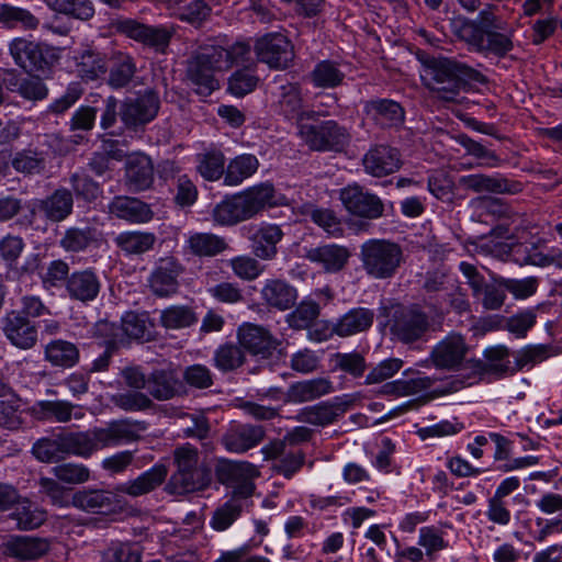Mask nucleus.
Instances as JSON below:
<instances>
[{
	"mask_svg": "<svg viewBox=\"0 0 562 562\" xmlns=\"http://www.w3.org/2000/svg\"><path fill=\"white\" fill-rule=\"evenodd\" d=\"M474 299L479 300L484 310L496 311L499 310L506 299V289L504 280L502 282L487 283L484 281L476 294H472Z\"/></svg>",
	"mask_w": 562,
	"mask_h": 562,
	"instance_id": "nucleus-60",
	"label": "nucleus"
},
{
	"mask_svg": "<svg viewBox=\"0 0 562 562\" xmlns=\"http://www.w3.org/2000/svg\"><path fill=\"white\" fill-rule=\"evenodd\" d=\"M249 498L231 496L223 505L215 509L211 518V526L216 531L228 529L248 506Z\"/></svg>",
	"mask_w": 562,
	"mask_h": 562,
	"instance_id": "nucleus-44",
	"label": "nucleus"
},
{
	"mask_svg": "<svg viewBox=\"0 0 562 562\" xmlns=\"http://www.w3.org/2000/svg\"><path fill=\"white\" fill-rule=\"evenodd\" d=\"M101 290V280L92 268L70 273L66 282V292L74 301L88 304L94 301Z\"/></svg>",
	"mask_w": 562,
	"mask_h": 562,
	"instance_id": "nucleus-29",
	"label": "nucleus"
},
{
	"mask_svg": "<svg viewBox=\"0 0 562 562\" xmlns=\"http://www.w3.org/2000/svg\"><path fill=\"white\" fill-rule=\"evenodd\" d=\"M353 404L355 398L351 395L336 396L330 401L305 407L300 413L299 419L315 426L330 425L344 416Z\"/></svg>",
	"mask_w": 562,
	"mask_h": 562,
	"instance_id": "nucleus-19",
	"label": "nucleus"
},
{
	"mask_svg": "<svg viewBox=\"0 0 562 562\" xmlns=\"http://www.w3.org/2000/svg\"><path fill=\"white\" fill-rule=\"evenodd\" d=\"M38 492L47 497L54 506L59 508L72 506V495L56 477H41L38 480Z\"/></svg>",
	"mask_w": 562,
	"mask_h": 562,
	"instance_id": "nucleus-57",
	"label": "nucleus"
},
{
	"mask_svg": "<svg viewBox=\"0 0 562 562\" xmlns=\"http://www.w3.org/2000/svg\"><path fill=\"white\" fill-rule=\"evenodd\" d=\"M168 468L157 463L134 480L120 484L115 491L105 488H83L72 494V506L92 515L112 516L124 510L120 493L138 497L150 493L166 480Z\"/></svg>",
	"mask_w": 562,
	"mask_h": 562,
	"instance_id": "nucleus-1",
	"label": "nucleus"
},
{
	"mask_svg": "<svg viewBox=\"0 0 562 562\" xmlns=\"http://www.w3.org/2000/svg\"><path fill=\"white\" fill-rule=\"evenodd\" d=\"M340 200L348 213L357 217L376 220L384 213L382 200L357 183L341 189Z\"/></svg>",
	"mask_w": 562,
	"mask_h": 562,
	"instance_id": "nucleus-16",
	"label": "nucleus"
},
{
	"mask_svg": "<svg viewBox=\"0 0 562 562\" xmlns=\"http://www.w3.org/2000/svg\"><path fill=\"white\" fill-rule=\"evenodd\" d=\"M78 347L65 339H53L44 346V360L52 367L68 369L79 362Z\"/></svg>",
	"mask_w": 562,
	"mask_h": 562,
	"instance_id": "nucleus-37",
	"label": "nucleus"
},
{
	"mask_svg": "<svg viewBox=\"0 0 562 562\" xmlns=\"http://www.w3.org/2000/svg\"><path fill=\"white\" fill-rule=\"evenodd\" d=\"M217 480L227 486H232V496L250 498L255 492L254 479L260 475L258 469L248 461L218 460L215 467Z\"/></svg>",
	"mask_w": 562,
	"mask_h": 562,
	"instance_id": "nucleus-11",
	"label": "nucleus"
},
{
	"mask_svg": "<svg viewBox=\"0 0 562 562\" xmlns=\"http://www.w3.org/2000/svg\"><path fill=\"white\" fill-rule=\"evenodd\" d=\"M345 74L339 69L338 65L330 60L318 63L311 72V79L317 88H335L344 81Z\"/></svg>",
	"mask_w": 562,
	"mask_h": 562,
	"instance_id": "nucleus-53",
	"label": "nucleus"
},
{
	"mask_svg": "<svg viewBox=\"0 0 562 562\" xmlns=\"http://www.w3.org/2000/svg\"><path fill=\"white\" fill-rule=\"evenodd\" d=\"M135 59L127 54H119L109 75V85L120 89L126 87L136 74Z\"/></svg>",
	"mask_w": 562,
	"mask_h": 562,
	"instance_id": "nucleus-54",
	"label": "nucleus"
},
{
	"mask_svg": "<svg viewBox=\"0 0 562 562\" xmlns=\"http://www.w3.org/2000/svg\"><path fill=\"white\" fill-rule=\"evenodd\" d=\"M226 248L225 239L212 233H191L184 243L186 252L196 257H214Z\"/></svg>",
	"mask_w": 562,
	"mask_h": 562,
	"instance_id": "nucleus-39",
	"label": "nucleus"
},
{
	"mask_svg": "<svg viewBox=\"0 0 562 562\" xmlns=\"http://www.w3.org/2000/svg\"><path fill=\"white\" fill-rule=\"evenodd\" d=\"M303 257L326 273H338L345 269L351 257V251L344 245L335 243L322 244L315 247H304Z\"/></svg>",
	"mask_w": 562,
	"mask_h": 562,
	"instance_id": "nucleus-21",
	"label": "nucleus"
},
{
	"mask_svg": "<svg viewBox=\"0 0 562 562\" xmlns=\"http://www.w3.org/2000/svg\"><path fill=\"white\" fill-rule=\"evenodd\" d=\"M103 558L104 562H142V550L137 543L114 542Z\"/></svg>",
	"mask_w": 562,
	"mask_h": 562,
	"instance_id": "nucleus-64",
	"label": "nucleus"
},
{
	"mask_svg": "<svg viewBox=\"0 0 562 562\" xmlns=\"http://www.w3.org/2000/svg\"><path fill=\"white\" fill-rule=\"evenodd\" d=\"M183 267L172 256L160 258L148 278V286L154 295L167 297L177 293L179 289L178 278Z\"/></svg>",
	"mask_w": 562,
	"mask_h": 562,
	"instance_id": "nucleus-20",
	"label": "nucleus"
},
{
	"mask_svg": "<svg viewBox=\"0 0 562 562\" xmlns=\"http://www.w3.org/2000/svg\"><path fill=\"white\" fill-rule=\"evenodd\" d=\"M11 167L24 177L42 175L46 169V156L33 148H23L11 155Z\"/></svg>",
	"mask_w": 562,
	"mask_h": 562,
	"instance_id": "nucleus-41",
	"label": "nucleus"
},
{
	"mask_svg": "<svg viewBox=\"0 0 562 562\" xmlns=\"http://www.w3.org/2000/svg\"><path fill=\"white\" fill-rule=\"evenodd\" d=\"M9 50L14 63L29 74L45 72L55 58L54 50L48 45L23 37L14 38L9 45Z\"/></svg>",
	"mask_w": 562,
	"mask_h": 562,
	"instance_id": "nucleus-13",
	"label": "nucleus"
},
{
	"mask_svg": "<svg viewBox=\"0 0 562 562\" xmlns=\"http://www.w3.org/2000/svg\"><path fill=\"white\" fill-rule=\"evenodd\" d=\"M76 71L85 81H93L104 76L108 66L103 54L94 49H85L75 56Z\"/></svg>",
	"mask_w": 562,
	"mask_h": 562,
	"instance_id": "nucleus-42",
	"label": "nucleus"
},
{
	"mask_svg": "<svg viewBox=\"0 0 562 562\" xmlns=\"http://www.w3.org/2000/svg\"><path fill=\"white\" fill-rule=\"evenodd\" d=\"M116 29L127 37L151 46L157 50H165L172 37V30L166 26H150L133 19L119 20Z\"/></svg>",
	"mask_w": 562,
	"mask_h": 562,
	"instance_id": "nucleus-22",
	"label": "nucleus"
},
{
	"mask_svg": "<svg viewBox=\"0 0 562 562\" xmlns=\"http://www.w3.org/2000/svg\"><path fill=\"white\" fill-rule=\"evenodd\" d=\"M125 180L130 189L134 191L148 189L154 181L151 159L144 154L130 156L125 167Z\"/></svg>",
	"mask_w": 562,
	"mask_h": 562,
	"instance_id": "nucleus-34",
	"label": "nucleus"
},
{
	"mask_svg": "<svg viewBox=\"0 0 562 562\" xmlns=\"http://www.w3.org/2000/svg\"><path fill=\"white\" fill-rule=\"evenodd\" d=\"M459 182L464 189L476 193L517 194L522 191L521 182L509 180L499 173L494 176L484 173L463 176Z\"/></svg>",
	"mask_w": 562,
	"mask_h": 562,
	"instance_id": "nucleus-26",
	"label": "nucleus"
},
{
	"mask_svg": "<svg viewBox=\"0 0 562 562\" xmlns=\"http://www.w3.org/2000/svg\"><path fill=\"white\" fill-rule=\"evenodd\" d=\"M183 385L173 369L154 370L148 375L147 391L157 401H168L181 394Z\"/></svg>",
	"mask_w": 562,
	"mask_h": 562,
	"instance_id": "nucleus-33",
	"label": "nucleus"
},
{
	"mask_svg": "<svg viewBox=\"0 0 562 562\" xmlns=\"http://www.w3.org/2000/svg\"><path fill=\"white\" fill-rule=\"evenodd\" d=\"M147 423L131 418L109 422L104 427L85 431H61L66 457L89 459L104 448L128 445L140 440Z\"/></svg>",
	"mask_w": 562,
	"mask_h": 562,
	"instance_id": "nucleus-2",
	"label": "nucleus"
},
{
	"mask_svg": "<svg viewBox=\"0 0 562 562\" xmlns=\"http://www.w3.org/2000/svg\"><path fill=\"white\" fill-rule=\"evenodd\" d=\"M111 403L125 412H143L150 409L154 402L139 390H125L111 396Z\"/></svg>",
	"mask_w": 562,
	"mask_h": 562,
	"instance_id": "nucleus-52",
	"label": "nucleus"
},
{
	"mask_svg": "<svg viewBox=\"0 0 562 562\" xmlns=\"http://www.w3.org/2000/svg\"><path fill=\"white\" fill-rule=\"evenodd\" d=\"M362 165L367 173L380 178L400 169L401 156L391 146L375 145L364 154Z\"/></svg>",
	"mask_w": 562,
	"mask_h": 562,
	"instance_id": "nucleus-28",
	"label": "nucleus"
},
{
	"mask_svg": "<svg viewBox=\"0 0 562 562\" xmlns=\"http://www.w3.org/2000/svg\"><path fill=\"white\" fill-rule=\"evenodd\" d=\"M363 114L368 122L380 128H397L404 124L403 106L391 99H372L363 103Z\"/></svg>",
	"mask_w": 562,
	"mask_h": 562,
	"instance_id": "nucleus-24",
	"label": "nucleus"
},
{
	"mask_svg": "<svg viewBox=\"0 0 562 562\" xmlns=\"http://www.w3.org/2000/svg\"><path fill=\"white\" fill-rule=\"evenodd\" d=\"M226 56L222 50L212 46L201 47L186 61V80L200 94L207 97L218 89L215 79L216 71L227 70V64L223 59Z\"/></svg>",
	"mask_w": 562,
	"mask_h": 562,
	"instance_id": "nucleus-8",
	"label": "nucleus"
},
{
	"mask_svg": "<svg viewBox=\"0 0 562 562\" xmlns=\"http://www.w3.org/2000/svg\"><path fill=\"white\" fill-rule=\"evenodd\" d=\"M103 241L102 233L92 226L68 227L60 240L59 246L66 252H85L92 248H99Z\"/></svg>",
	"mask_w": 562,
	"mask_h": 562,
	"instance_id": "nucleus-30",
	"label": "nucleus"
},
{
	"mask_svg": "<svg viewBox=\"0 0 562 562\" xmlns=\"http://www.w3.org/2000/svg\"><path fill=\"white\" fill-rule=\"evenodd\" d=\"M418 546L425 549L427 558L432 560L435 554L449 547L445 532L436 526H425L419 529Z\"/></svg>",
	"mask_w": 562,
	"mask_h": 562,
	"instance_id": "nucleus-61",
	"label": "nucleus"
},
{
	"mask_svg": "<svg viewBox=\"0 0 562 562\" xmlns=\"http://www.w3.org/2000/svg\"><path fill=\"white\" fill-rule=\"evenodd\" d=\"M259 168V160L255 155L243 154L231 159L225 168L224 183L238 186L250 178Z\"/></svg>",
	"mask_w": 562,
	"mask_h": 562,
	"instance_id": "nucleus-43",
	"label": "nucleus"
},
{
	"mask_svg": "<svg viewBox=\"0 0 562 562\" xmlns=\"http://www.w3.org/2000/svg\"><path fill=\"white\" fill-rule=\"evenodd\" d=\"M266 436L260 425L237 424L232 425L221 438L223 447L232 453H244L257 447Z\"/></svg>",
	"mask_w": 562,
	"mask_h": 562,
	"instance_id": "nucleus-25",
	"label": "nucleus"
},
{
	"mask_svg": "<svg viewBox=\"0 0 562 562\" xmlns=\"http://www.w3.org/2000/svg\"><path fill=\"white\" fill-rule=\"evenodd\" d=\"M299 135L312 150L317 151H340L350 142L348 130L333 120L301 124Z\"/></svg>",
	"mask_w": 562,
	"mask_h": 562,
	"instance_id": "nucleus-10",
	"label": "nucleus"
},
{
	"mask_svg": "<svg viewBox=\"0 0 562 562\" xmlns=\"http://www.w3.org/2000/svg\"><path fill=\"white\" fill-rule=\"evenodd\" d=\"M237 338L244 349L262 359L270 358L281 344L268 329L250 323L238 328Z\"/></svg>",
	"mask_w": 562,
	"mask_h": 562,
	"instance_id": "nucleus-23",
	"label": "nucleus"
},
{
	"mask_svg": "<svg viewBox=\"0 0 562 562\" xmlns=\"http://www.w3.org/2000/svg\"><path fill=\"white\" fill-rule=\"evenodd\" d=\"M334 391L333 382L326 378H316L290 385L286 397L291 403H305L317 400Z\"/></svg>",
	"mask_w": 562,
	"mask_h": 562,
	"instance_id": "nucleus-36",
	"label": "nucleus"
},
{
	"mask_svg": "<svg viewBox=\"0 0 562 562\" xmlns=\"http://www.w3.org/2000/svg\"><path fill=\"white\" fill-rule=\"evenodd\" d=\"M259 82L258 76L255 70L249 67H245L234 71L228 78L227 91L237 98L245 97L252 92Z\"/></svg>",
	"mask_w": 562,
	"mask_h": 562,
	"instance_id": "nucleus-59",
	"label": "nucleus"
},
{
	"mask_svg": "<svg viewBox=\"0 0 562 562\" xmlns=\"http://www.w3.org/2000/svg\"><path fill=\"white\" fill-rule=\"evenodd\" d=\"M46 5L60 14L69 18L80 20L83 22L90 21L94 14L95 9L92 0H44Z\"/></svg>",
	"mask_w": 562,
	"mask_h": 562,
	"instance_id": "nucleus-50",
	"label": "nucleus"
},
{
	"mask_svg": "<svg viewBox=\"0 0 562 562\" xmlns=\"http://www.w3.org/2000/svg\"><path fill=\"white\" fill-rule=\"evenodd\" d=\"M255 53L260 61L276 69L286 68L294 57L291 42L279 32L259 37L255 43Z\"/></svg>",
	"mask_w": 562,
	"mask_h": 562,
	"instance_id": "nucleus-15",
	"label": "nucleus"
},
{
	"mask_svg": "<svg viewBox=\"0 0 562 562\" xmlns=\"http://www.w3.org/2000/svg\"><path fill=\"white\" fill-rule=\"evenodd\" d=\"M459 36L473 50L504 58L514 49L515 29L490 10H482L475 20H467Z\"/></svg>",
	"mask_w": 562,
	"mask_h": 562,
	"instance_id": "nucleus-3",
	"label": "nucleus"
},
{
	"mask_svg": "<svg viewBox=\"0 0 562 562\" xmlns=\"http://www.w3.org/2000/svg\"><path fill=\"white\" fill-rule=\"evenodd\" d=\"M330 362L334 370L347 373L352 378L362 376L367 369L366 359L358 351L334 353Z\"/></svg>",
	"mask_w": 562,
	"mask_h": 562,
	"instance_id": "nucleus-58",
	"label": "nucleus"
},
{
	"mask_svg": "<svg viewBox=\"0 0 562 562\" xmlns=\"http://www.w3.org/2000/svg\"><path fill=\"white\" fill-rule=\"evenodd\" d=\"M49 548V541L45 538L11 536L2 543L1 551L16 561H33L44 557Z\"/></svg>",
	"mask_w": 562,
	"mask_h": 562,
	"instance_id": "nucleus-27",
	"label": "nucleus"
},
{
	"mask_svg": "<svg viewBox=\"0 0 562 562\" xmlns=\"http://www.w3.org/2000/svg\"><path fill=\"white\" fill-rule=\"evenodd\" d=\"M374 312L366 307L351 308L336 323V335L348 337L368 330L374 321Z\"/></svg>",
	"mask_w": 562,
	"mask_h": 562,
	"instance_id": "nucleus-40",
	"label": "nucleus"
},
{
	"mask_svg": "<svg viewBox=\"0 0 562 562\" xmlns=\"http://www.w3.org/2000/svg\"><path fill=\"white\" fill-rule=\"evenodd\" d=\"M454 283L456 280H452L446 272H427L423 289L427 294H429L430 300H436V302L431 305L438 313L443 314L448 312V307L445 306L443 302L441 301Z\"/></svg>",
	"mask_w": 562,
	"mask_h": 562,
	"instance_id": "nucleus-45",
	"label": "nucleus"
},
{
	"mask_svg": "<svg viewBox=\"0 0 562 562\" xmlns=\"http://www.w3.org/2000/svg\"><path fill=\"white\" fill-rule=\"evenodd\" d=\"M0 23L7 29L34 31L38 27L40 20L26 9L11 4H1Z\"/></svg>",
	"mask_w": 562,
	"mask_h": 562,
	"instance_id": "nucleus-49",
	"label": "nucleus"
},
{
	"mask_svg": "<svg viewBox=\"0 0 562 562\" xmlns=\"http://www.w3.org/2000/svg\"><path fill=\"white\" fill-rule=\"evenodd\" d=\"M360 260L367 276L375 280H385L397 273L404 255L397 243L372 238L361 245Z\"/></svg>",
	"mask_w": 562,
	"mask_h": 562,
	"instance_id": "nucleus-9",
	"label": "nucleus"
},
{
	"mask_svg": "<svg viewBox=\"0 0 562 562\" xmlns=\"http://www.w3.org/2000/svg\"><path fill=\"white\" fill-rule=\"evenodd\" d=\"M470 350L465 338L451 333L438 341L430 351L429 360L439 370L458 372V379L452 381L451 391H458L479 381L488 366L480 359H468Z\"/></svg>",
	"mask_w": 562,
	"mask_h": 562,
	"instance_id": "nucleus-4",
	"label": "nucleus"
},
{
	"mask_svg": "<svg viewBox=\"0 0 562 562\" xmlns=\"http://www.w3.org/2000/svg\"><path fill=\"white\" fill-rule=\"evenodd\" d=\"M301 213L333 237H340L344 233L341 222L333 210L305 203L301 206Z\"/></svg>",
	"mask_w": 562,
	"mask_h": 562,
	"instance_id": "nucleus-48",
	"label": "nucleus"
},
{
	"mask_svg": "<svg viewBox=\"0 0 562 562\" xmlns=\"http://www.w3.org/2000/svg\"><path fill=\"white\" fill-rule=\"evenodd\" d=\"M69 183L71 192L86 202H93L102 194L100 184L85 172H74L69 178Z\"/></svg>",
	"mask_w": 562,
	"mask_h": 562,
	"instance_id": "nucleus-62",
	"label": "nucleus"
},
{
	"mask_svg": "<svg viewBox=\"0 0 562 562\" xmlns=\"http://www.w3.org/2000/svg\"><path fill=\"white\" fill-rule=\"evenodd\" d=\"M54 476L63 483L69 485H80L91 479L90 469L83 463L64 462L52 469Z\"/></svg>",
	"mask_w": 562,
	"mask_h": 562,
	"instance_id": "nucleus-55",
	"label": "nucleus"
},
{
	"mask_svg": "<svg viewBox=\"0 0 562 562\" xmlns=\"http://www.w3.org/2000/svg\"><path fill=\"white\" fill-rule=\"evenodd\" d=\"M2 331L8 341L21 350H30L38 341L36 324L18 313L16 310L7 312L2 318Z\"/></svg>",
	"mask_w": 562,
	"mask_h": 562,
	"instance_id": "nucleus-18",
	"label": "nucleus"
},
{
	"mask_svg": "<svg viewBox=\"0 0 562 562\" xmlns=\"http://www.w3.org/2000/svg\"><path fill=\"white\" fill-rule=\"evenodd\" d=\"M245 361L246 353L239 342L222 344L213 355V366L224 373L237 370Z\"/></svg>",
	"mask_w": 562,
	"mask_h": 562,
	"instance_id": "nucleus-47",
	"label": "nucleus"
},
{
	"mask_svg": "<svg viewBox=\"0 0 562 562\" xmlns=\"http://www.w3.org/2000/svg\"><path fill=\"white\" fill-rule=\"evenodd\" d=\"M429 326L428 315L412 306L394 314L391 331L400 341L409 344L423 338Z\"/></svg>",
	"mask_w": 562,
	"mask_h": 562,
	"instance_id": "nucleus-17",
	"label": "nucleus"
},
{
	"mask_svg": "<svg viewBox=\"0 0 562 562\" xmlns=\"http://www.w3.org/2000/svg\"><path fill=\"white\" fill-rule=\"evenodd\" d=\"M36 205L47 221L63 222L72 213V192L66 188L56 189L46 198L37 200Z\"/></svg>",
	"mask_w": 562,
	"mask_h": 562,
	"instance_id": "nucleus-31",
	"label": "nucleus"
},
{
	"mask_svg": "<svg viewBox=\"0 0 562 562\" xmlns=\"http://www.w3.org/2000/svg\"><path fill=\"white\" fill-rule=\"evenodd\" d=\"M36 412L43 419L68 423L72 416L74 405L66 401H41Z\"/></svg>",
	"mask_w": 562,
	"mask_h": 562,
	"instance_id": "nucleus-63",
	"label": "nucleus"
},
{
	"mask_svg": "<svg viewBox=\"0 0 562 562\" xmlns=\"http://www.w3.org/2000/svg\"><path fill=\"white\" fill-rule=\"evenodd\" d=\"M274 193V187L265 182L226 196L213 209V221L221 226H233L251 220L276 204Z\"/></svg>",
	"mask_w": 562,
	"mask_h": 562,
	"instance_id": "nucleus-6",
	"label": "nucleus"
},
{
	"mask_svg": "<svg viewBox=\"0 0 562 562\" xmlns=\"http://www.w3.org/2000/svg\"><path fill=\"white\" fill-rule=\"evenodd\" d=\"M198 322L193 310L189 306L173 305L160 314V323L167 329H181L190 327Z\"/></svg>",
	"mask_w": 562,
	"mask_h": 562,
	"instance_id": "nucleus-56",
	"label": "nucleus"
},
{
	"mask_svg": "<svg viewBox=\"0 0 562 562\" xmlns=\"http://www.w3.org/2000/svg\"><path fill=\"white\" fill-rule=\"evenodd\" d=\"M240 233L249 241L251 254L260 260H273L284 237L280 225L268 222L244 225Z\"/></svg>",
	"mask_w": 562,
	"mask_h": 562,
	"instance_id": "nucleus-12",
	"label": "nucleus"
},
{
	"mask_svg": "<svg viewBox=\"0 0 562 562\" xmlns=\"http://www.w3.org/2000/svg\"><path fill=\"white\" fill-rule=\"evenodd\" d=\"M114 243L126 256H140L154 249L157 236L151 232L127 231L120 233Z\"/></svg>",
	"mask_w": 562,
	"mask_h": 562,
	"instance_id": "nucleus-38",
	"label": "nucleus"
},
{
	"mask_svg": "<svg viewBox=\"0 0 562 562\" xmlns=\"http://www.w3.org/2000/svg\"><path fill=\"white\" fill-rule=\"evenodd\" d=\"M176 471L171 474L166 491L173 495L205 490L211 483L210 470L200 464L199 451L190 443H184L173 450Z\"/></svg>",
	"mask_w": 562,
	"mask_h": 562,
	"instance_id": "nucleus-7",
	"label": "nucleus"
},
{
	"mask_svg": "<svg viewBox=\"0 0 562 562\" xmlns=\"http://www.w3.org/2000/svg\"><path fill=\"white\" fill-rule=\"evenodd\" d=\"M159 105L158 93L149 89L136 98L126 99L120 108V116L127 130L138 131L156 117Z\"/></svg>",
	"mask_w": 562,
	"mask_h": 562,
	"instance_id": "nucleus-14",
	"label": "nucleus"
},
{
	"mask_svg": "<svg viewBox=\"0 0 562 562\" xmlns=\"http://www.w3.org/2000/svg\"><path fill=\"white\" fill-rule=\"evenodd\" d=\"M196 171L207 181L225 177V156L216 148H210L195 156Z\"/></svg>",
	"mask_w": 562,
	"mask_h": 562,
	"instance_id": "nucleus-46",
	"label": "nucleus"
},
{
	"mask_svg": "<svg viewBox=\"0 0 562 562\" xmlns=\"http://www.w3.org/2000/svg\"><path fill=\"white\" fill-rule=\"evenodd\" d=\"M32 454L44 463H54L66 459L61 432L36 440L32 447Z\"/></svg>",
	"mask_w": 562,
	"mask_h": 562,
	"instance_id": "nucleus-51",
	"label": "nucleus"
},
{
	"mask_svg": "<svg viewBox=\"0 0 562 562\" xmlns=\"http://www.w3.org/2000/svg\"><path fill=\"white\" fill-rule=\"evenodd\" d=\"M260 295L268 307L278 311H286L293 307L297 299L296 289L280 279L267 280Z\"/></svg>",
	"mask_w": 562,
	"mask_h": 562,
	"instance_id": "nucleus-32",
	"label": "nucleus"
},
{
	"mask_svg": "<svg viewBox=\"0 0 562 562\" xmlns=\"http://www.w3.org/2000/svg\"><path fill=\"white\" fill-rule=\"evenodd\" d=\"M422 80L436 98L454 101L465 81H483L476 69L454 59L430 57L424 60Z\"/></svg>",
	"mask_w": 562,
	"mask_h": 562,
	"instance_id": "nucleus-5",
	"label": "nucleus"
},
{
	"mask_svg": "<svg viewBox=\"0 0 562 562\" xmlns=\"http://www.w3.org/2000/svg\"><path fill=\"white\" fill-rule=\"evenodd\" d=\"M110 213L130 223H147L153 218L150 207L135 198L115 196L109 205Z\"/></svg>",
	"mask_w": 562,
	"mask_h": 562,
	"instance_id": "nucleus-35",
	"label": "nucleus"
}]
</instances>
